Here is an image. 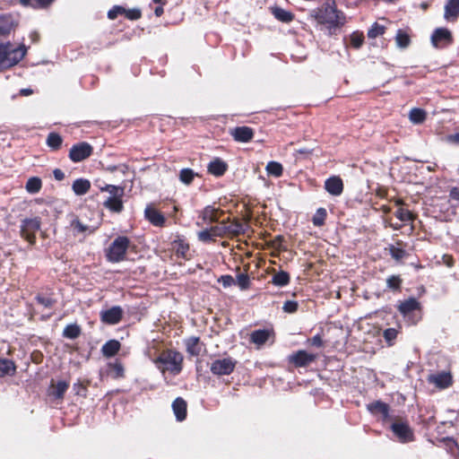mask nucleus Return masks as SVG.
I'll return each instance as SVG.
<instances>
[{
  "instance_id": "nucleus-63",
  "label": "nucleus",
  "mask_w": 459,
  "mask_h": 459,
  "mask_svg": "<svg viewBox=\"0 0 459 459\" xmlns=\"http://www.w3.org/2000/svg\"><path fill=\"white\" fill-rule=\"evenodd\" d=\"M447 140L451 143L459 144V133L448 135Z\"/></svg>"
},
{
  "instance_id": "nucleus-7",
  "label": "nucleus",
  "mask_w": 459,
  "mask_h": 459,
  "mask_svg": "<svg viewBox=\"0 0 459 459\" xmlns=\"http://www.w3.org/2000/svg\"><path fill=\"white\" fill-rule=\"evenodd\" d=\"M391 429L401 443L411 442L414 434L407 422L395 421L391 425Z\"/></svg>"
},
{
  "instance_id": "nucleus-37",
  "label": "nucleus",
  "mask_w": 459,
  "mask_h": 459,
  "mask_svg": "<svg viewBox=\"0 0 459 459\" xmlns=\"http://www.w3.org/2000/svg\"><path fill=\"white\" fill-rule=\"evenodd\" d=\"M409 117L413 124H420L426 119V112L421 108H412Z\"/></svg>"
},
{
  "instance_id": "nucleus-6",
  "label": "nucleus",
  "mask_w": 459,
  "mask_h": 459,
  "mask_svg": "<svg viewBox=\"0 0 459 459\" xmlns=\"http://www.w3.org/2000/svg\"><path fill=\"white\" fill-rule=\"evenodd\" d=\"M420 309V304L415 298H410L400 303L398 310L411 324H416L420 316L414 315V311Z\"/></svg>"
},
{
  "instance_id": "nucleus-1",
  "label": "nucleus",
  "mask_w": 459,
  "mask_h": 459,
  "mask_svg": "<svg viewBox=\"0 0 459 459\" xmlns=\"http://www.w3.org/2000/svg\"><path fill=\"white\" fill-rule=\"evenodd\" d=\"M153 362L162 374L169 372L176 376L182 370L183 356L177 351L167 350L160 352Z\"/></svg>"
},
{
  "instance_id": "nucleus-54",
  "label": "nucleus",
  "mask_w": 459,
  "mask_h": 459,
  "mask_svg": "<svg viewBox=\"0 0 459 459\" xmlns=\"http://www.w3.org/2000/svg\"><path fill=\"white\" fill-rule=\"evenodd\" d=\"M282 309L286 313H294L298 309V303L293 300H287L284 302Z\"/></svg>"
},
{
  "instance_id": "nucleus-18",
  "label": "nucleus",
  "mask_w": 459,
  "mask_h": 459,
  "mask_svg": "<svg viewBox=\"0 0 459 459\" xmlns=\"http://www.w3.org/2000/svg\"><path fill=\"white\" fill-rule=\"evenodd\" d=\"M207 169L210 174L215 177H221L228 169V165L221 159L215 158L208 164Z\"/></svg>"
},
{
  "instance_id": "nucleus-49",
  "label": "nucleus",
  "mask_w": 459,
  "mask_h": 459,
  "mask_svg": "<svg viewBox=\"0 0 459 459\" xmlns=\"http://www.w3.org/2000/svg\"><path fill=\"white\" fill-rule=\"evenodd\" d=\"M390 255L394 260L400 261L407 255V253L403 248H399V247L392 246L390 247Z\"/></svg>"
},
{
  "instance_id": "nucleus-3",
  "label": "nucleus",
  "mask_w": 459,
  "mask_h": 459,
  "mask_svg": "<svg viewBox=\"0 0 459 459\" xmlns=\"http://www.w3.org/2000/svg\"><path fill=\"white\" fill-rule=\"evenodd\" d=\"M317 19L330 27H340L345 23V16L342 12L337 10L334 1H328L318 10Z\"/></svg>"
},
{
  "instance_id": "nucleus-11",
  "label": "nucleus",
  "mask_w": 459,
  "mask_h": 459,
  "mask_svg": "<svg viewBox=\"0 0 459 459\" xmlns=\"http://www.w3.org/2000/svg\"><path fill=\"white\" fill-rule=\"evenodd\" d=\"M431 42L436 48L445 47L452 42V34L447 29L438 28L433 32Z\"/></svg>"
},
{
  "instance_id": "nucleus-41",
  "label": "nucleus",
  "mask_w": 459,
  "mask_h": 459,
  "mask_svg": "<svg viewBox=\"0 0 459 459\" xmlns=\"http://www.w3.org/2000/svg\"><path fill=\"white\" fill-rule=\"evenodd\" d=\"M41 186V180L39 178L33 177L27 181L26 190L30 194H36L40 190Z\"/></svg>"
},
{
  "instance_id": "nucleus-2",
  "label": "nucleus",
  "mask_w": 459,
  "mask_h": 459,
  "mask_svg": "<svg viewBox=\"0 0 459 459\" xmlns=\"http://www.w3.org/2000/svg\"><path fill=\"white\" fill-rule=\"evenodd\" d=\"M23 44L14 46L11 42L0 44V69H7L17 65L26 55Z\"/></svg>"
},
{
  "instance_id": "nucleus-9",
  "label": "nucleus",
  "mask_w": 459,
  "mask_h": 459,
  "mask_svg": "<svg viewBox=\"0 0 459 459\" xmlns=\"http://www.w3.org/2000/svg\"><path fill=\"white\" fill-rule=\"evenodd\" d=\"M92 150L91 145L85 142L74 144L70 149L69 158L74 162L82 161L91 155Z\"/></svg>"
},
{
  "instance_id": "nucleus-38",
  "label": "nucleus",
  "mask_w": 459,
  "mask_h": 459,
  "mask_svg": "<svg viewBox=\"0 0 459 459\" xmlns=\"http://www.w3.org/2000/svg\"><path fill=\"white\" fill-rule=\"evenodd\" d=\"M22 5H30L33 8H45L51 4L55 0H19Z\"/></svg>"
},
{
  "instance_id": "nucleus-5",
  "label": "nucleus",
  "mask_w": 459,
  "mask_h": 459,
  "mask_svg": "<svg viewBox=\"0 0 459 459\" xmlns=\"http://www.w3.org/2000/svg\"><path fill=\"white\" fill-rule=\"evenodd\" d=\"M40 219L39 218H30L24 219L21 223V236L26 239L30 245H33L36 241V233L40 229Z\"/></svg>"
},
{
  "instance_id": "nucleus-4",
  "label": "nucleus",
  "mask_w": 459,
  "mask_h": 459,
  "mask_svg": "<svg viewBox=\"0 0 459 459\" xmlns=\"http://www.w3.org/2000/svg\"><path fill=\"white\" fill-rule=\"evenodd\" d=\"M130 240L126 236L117 237L106 249V258L110 263H119L126 259Z\"/></svg>"
},
{
  "instance_id": "nucleus-47",
  "label": "nucleus",
  "mask_w": 459,
  "mask_h": 459,
  "mask_svg": "<svg viewBox=\"0 0 459 459\" xmlns=\"http://www.w3.org/2000/svg\"><path fill=\"white\" fill-rule=\"evenodd\" d=\"M396 44L399 48H407L410 44L409 36L403 32V30H398L395 37Z\"/></svg>"
},
{
  "instance_id": "nucleus-50",
  "label": "nucleus",
  "mask_w": 459,
  "mask_h": 459,
  "mask_svg": "<svg viewBox=\"0 0 459 459\" xmlns=\"http://www.w3.org/2000/svg\"><path fill=\"white\" fill-rule=\"evenodd\" d=\"M236 281L241 290H247L249 287L250 280L247 273H239Z\"/></svg>"
},
{
  "instance_id": "nucleus-64",
  "label": "nucleus",
  "mask_w": 459,
  "mask_h": 459,
  "mask_svg": "<svg viewBox=\"0 0 459 459\" xmlns=\"http://www.w3.org/2000/svg\"><path fill=\"white\" fill-rule=\"evenodd\" d=\"M30 38L31 39L32 42H37L39 39V35L38 32L36 31H33L30 34Z\"/></svg>"
},
{
  "instance_id": "nucleus-28",
  "label": "nucleus",
  "mask_w": 459,
  "mask_h": 459,
  "mask_svg": "<svg viewBox=\"0 0 459 459\" xmlns=\"http://www.w3.org/2000/svg\"><path fill=\"white\" fill-rule=\"evenodd\" d=\"M459 15V0H448L445 6V18H456Z\"/></svg>"
},
{
  "instance_id": "nucleus-45",
  "label": "nucleus",
  "mask_w": 459,
  "mask_h": 459,
  "mask_svg": "<svg viewBox=\"0 0 459 459\" xmlns=\"http://www.w3.org/2000/svg\"><path fill=\"white\" fill-rule=\"evenodd\" d=\"M385 27L375 22L368 31V37L369 39H376L385 33Z\"/></svg>"
},
{
  "instance_id": "nucleus-12",
  "label": "nucleus",
  "mask_w": 459,
  "mask_h": 459,
  "mask_svg": "<svg viewBox=\"0 0 459 459\" xmlns=\"http://www.w3.org/2000/svg\"><path fill=\"white\" fill-rule=\"evenodd\" d=\"M123 316V309L115 306L105 311H101L100 318L101 321L108 325H116L120 322Z\"/></svg>"
},
{
  "instance_id": "nucleus-10",
  "label": "nucleus",
  "mask_w": 459,
  "mask_h": 459,
  "mask_svg": "<svg viewBox=\"0 0 459 459\" xmlns=\"http://www.w3.org/2000/svg\"><path fill=\"white\" fill-rule=\"evenodd\" d=\"M428 381L429 383L435 385L439 389H445L452 385V376L448 371H441L429 375L428 377Z\"/></svg>"
},
{
  "instance_id": "nucleus-31",
  "label": "nucleus",
  "mask_w": 459,
  "mask_h": 459,
  "mask_svg": "<svg viewBox=\"0 0 459 459\" xmlns=\"http://www.w3.org/2000/svg\"><path fill=\"white\" fill-rule=\"evenodd\" d=\"M273 14L277 20L282 22H289L293 19V14L291 13L280 7L273 8Z\"/></svg>"
},
{
  "instance_id": "nucleus-56",
  "label": "nucleus",
  "mask_w": 459,
  "mask_h": 459,
  "mask_svg": "<svg viewBox=\"0 0 459 459\" xmlns=\"http://www.w3.org/2000/svg\"><path fill=\"white\" fill-rule=\"evenodd\" d=\"M125 12H126L125 8H123L121 6H114L111 10L108 11V17L110 20H114L118 16V14H122Z\"/></svg>"
},
{
  "instance_id": "nucleus-40",
  "label": "nucleus",
  "mask_w": 459,
  "mask_h": 459,
  "mask_svg": "<svg viewBox=\"0 0 459 459\" xmlns=\"http://www.w3.org/2000/svg\"><path fill=\"white\" fill-rule=\"evenodd\" d=\"M394 215L403 222H409L414 220V215L412 212L403 207H399L394 212Z\"/></svg>"
},
{
  "instance_id": "nucleus-30",
  "label": "nucleus",
  "mask_w": 459,
  "mask_h": 459,
  "mask_svg": "<svg viewBox=\"0 0 459 459\" xmlns=\"http://www.w3.org/2000/svg\"><path fill=\"white\" fill-rule=\"evenodd\" d=\"M364 42V35L360 31H353L349 36V43L346 46H350L353 48L359 49Z\"/></svg>"
},
{
  "instance_id": "nucleus-46",
  "label": "nucleus",
  "mask_w": 459,
  "mask_h": 459,
  "mask_svg": "<svg viewBox=\"0 0 459 459\" xmlns=\"http://www.w3.org/2000/svg\"><path fill=\"white\" fill-rule=\"evenodd\" d=\"M101 191L108 192L109 194L108 197H115L116 195H124L125 193L124 187L113 185H107L106 186L101 188Z\"/></svg>"
},
{
  "instance_id": "nucleus-35",
  "label": "nucleus",
  "mask_w": 459,
  "mask_h": 459,
  "mask_svg": "<svg viewBox=\"0 0 459 459\" xmlns=\"http://www.w3.org/2000/svg\"><path fill=\"white\" fill-rule=\"evenodd\" d=\"M63 143L62 137L56 133H50L47 138V144L52 150H58Z\"/></svg>"
},
{
  "instance_id": "nucleus-53",
  "label": "nucleus",
  "mask_w": 459,
  "mask_h": 459,
  "mask_svg": "<svg viewBox=\"0 0 459 459\" xmlns=\"http://www.w3.org/2000/svg\"><path fill=\"white\" fill-rule=\"evenodd\" d=\"M398 331L394 328H387L384 331V338L387 342H392L397 337Z\"/></svg>"
},
{
  "instance_id": "nucleus-51",
  "label": "nucleus",
  "mask_w": 459,
  "mask_h": 459,
  "mask_svg": "<svg viewBox=\"0 0 459 459\" xmlns=\"http://www.w3.org/2000/svg\"><path fill=\"white\" fill-rule=\"evenodd\" d=\"M36 300L38 301L39 304H40L43 307H48V308L52 307L54 306V304L56 303V300L53 299L52 298L45 297L42 295H38L36 297Z\"/></svg>"
},
{
  "instance_id": "nucleus-19",
  "label": "nucleus",
  "mask_w": 459,
  "mask_h": 459,
  "mask_svg": "<svg viewBox=\"0 0 459 459\" xmlns=\"http://www.w3.org/2000/svg\"><path fill=\"white\" fill-rule=\"evenodd\" d=\"M186 402L178 397L172 403V409L176 416L177 420L182 421L186 418Z\"/></svg>"
},
{
  "instance_id": "nucleus-36",
  "label": "nucleus",
  "mask_w": 459,
  "mask_h": 459,
  "mask_svg": "<svg viewBox=\"0 0 459 459\" xmlns=\"http://www.w3.org/2000/svg\"><path fill=\"white\" fill-rule=\"evenodd\" d=\"M108 367V372L112 377L119 378L124 377V367L120 362L109 363Z\"/></svg>"
},
{
  "instance_id": "nucleus-60",
  "label": "nucleus",
  "mask_w": 459,
  "mask_h": 459,
  "mask_svg": "<svg viewBox=\"0 0 459 459\" xmlns=\"http://www.w3.org/2000/svg\"><path fill=\"white\" fill-rule=\"evenodd\" d=\"M449 197L453 200L459 201V187H453L449 192Z\"/></svg>"
},
{
  "instance_id": "nucleus-52",
  "label": "nucleus",
  "mask_w": 459,
  "mask_h": 459,
  "mask_svg": "<svg viewBox=\"0 0 459 459\" xmlns=\"http://www.w3.org/2000/svg\"><path fill=\"white\" fill-rule=\"evenodd\" d=\"M401 283H402V280L400 279L399 276L393 275V276H390L386 280L387 287L392 289V290H399L400 286H401Z\"/></svg>"
},
{
  "instance_id": "nucleus-59",
  "label": "nucleus",
  "mask_w": 459,
  "mask_h": 459,
  "mask_svg": "<svg viewBox=\"0 0 459 459\" xmlns=\"http://www.w3.org/2000/svg\"><path fill=\"white\" fill-rule=\"evenodd\" d=\"M311 344L316 347L323 346V340L319 335H315L311 340Z\"/></svg>"
},
{
  "instance_id": "nucleus-57",
  "label": "nucleus",
  "mask_w": 459,
  "mask_h": 459,
  "mask_svg": "<svg viewBox=\"0 0 459 459\" xmlns=\"http://www.w3.org/2000/svg\"><path fill=\"white\" fill-rule=\"evenodd\" d=\"M219 282H221L223 285V287L227 288V287H230L232 284H234L235 280L230 275H222L219 279Z\"/></svg>"
},
{
  "instance_id": "nucleus-26",
  "label": "nucleus",
  "mask_w": 459,
  "mask_h": 459,
  "mask_svg": "<svg viewBox=\"0 0 459 459\" xmlns=\"http://www.w3.org/2000/svg\"><path fill=\"white\" fill-rule=\"evenodd\" d=\"M72 188L75 195H82L90 190L91 183L88 179L78 178L74 181Z\"/></svg>"
},
{
  "instance_id": "nucleus-15",
  "label": "nucleus",
  "mask_w": 459,
  "mask_h": 459,
  "mask_svg": "<svg viewBox=\"0 0 459 459\" xmlns=\"http://www.w3.org/2000/svg\"><path fill=\"white\" fill-rule=\"evenodd\" d=\"M316 356L306 351H299L290 357V361L298 367H304L314 361Z\"/></svg>"
},
{
  "instance_id": "nucleus-29",
  "label": "nucleus",
  "mask_w": 459,
  "mask_h": 459,
  "mask_svg": "<svg viewBox=\"0 0 459 459\" xmlns=\"http://www.w3.org/2000/svg\"><path fill=\"white\" fill-rule=\"evenodd\" d=\"M244 232V226L239 221H226V236H238Z\"/></svg>"
},
{
  "instance_id": "nucleus-24",
  "label": "nucleus",
  "mask_w": 459,
  "mask_h": 459,
  "mask_svg": "<svg viewBox=\"0 0 459 459\" xmlns=\"http://www.w3.org/2000/svg\"><path fill=\"white\" fill-rule=\"evenodd\" d=\"M185 343L188 353L194 356L201 354L202 345L200 344L199 337L191 336L186 340Z\"/></svg>"
},
{
  "instance_id": "nucleus-39",
  "label": "nucleus",
  "mask_w": 459,
  "mask_h": 459,
  "mask_svg": "<svg viewBox=\"0 0 459 459\" xmlns=\"http://www.w3.org/2000/svg\"><path fill=\"white\" fill-rule=\"evenodd\" d=\"M210 231L216 238H223L226 236V220H222L215 226H211Z\"/></svg>"
},
{
  "instance_id": "nucleus-13",
  "label": "nucleus",
  "mask_w": 459,
  "mask_h": 459,
  "mask_svg": "<svg viewBox=\"0 0 459 459\" xmlns=\"http://www.w3.org/2000/svg\"><path fill=\"white\" fill-rule=\"evenodd\" d=\"M325 188L330 195L338 196L343 191L342 180L336 176L331 177L325 180Z\"/></svg>"
},
{
  "instance_id": "nucleus-21",
  "label": "nucleus",
  "mask_w": 459,
  "mask_h": 459,
  "mask_svg": "<svg viewBox=\"0 0 459 459\" xmlns=\"http://www.w3.org/2000/svg\"><path fill=\"white\" fill-rule=\"evenodd\" d=\"M368 410L374 414H377V413L381 414L383 417V420H387L389 417V406H388V404H386L381 401H376L372 403H369L368 405Z\"/></svg>"
},
{
  "instance_id": "nucleus-33",
  "label": "nucleus",
  "mask_w": 459,
  "mask_h": 459,
  "mask_svg": "<svg viewBox=\"0 0 459 459\" xmlns=\"http://www.w3.org/2000/svg\"><path fill=\"white\" fill-rule=\"evenodd\" d=\"M265 169L268 175L273 176L275 178L281 177L283 171L282 165L277 161L268 162Z\"/></svg>"
},
{
  "instance_id": "nucleus-62",
  "label": "nucleus",
  "mask_w": 459,
  "mask_h": 459,
  "mask_svg": "<svg viewBox=\"0 0 459 459\" xmlns=\"http://www.w3.org/2000/svg\"><path fill=\"white\" fill-rule=\"evenodd\" d=\"M443 262L447 265L448 267H452L454 265V259L451 255H443Z\"/></svg>"
},
{
  "instance_id": "nucleus-8",
  "label": "nucleus",
  "mask_w": 459,
  "mask_h": 459,
  "mask_svg": "<svg viewBox=\"0 0 459 459\" xmlns=\"http://www.w3.org/2000/svg\"><path fill=\"white\" fill-rule=\"evenodd\" d=\"M236 361L231 358L215 359L211 364V371L217 376L230 375L235 368Z\"/></svg>"
},
{
  "instance_id": "nucleus-16",
  "label": "nucleus",
  "mask_w": 459,
  "mask_h": 459,
  "mask_svg": "<svg viewBox=\"0 0 459 459\" xmlns=\"http://www.w3.org/2000/svg\"><path fill=\"white\" fill-rule=\"evenodd\" d=\"M223 214V212L218 208L208 205L201 212V217L204 223L209 224L212 222L219 221L220 217Z\"/></svg>"
},
{
  "instance_id": "nucleus-34",
  "label": "nucleus",
  "mask_w": 459,
  "mask_h": 459,
  "mask_svg": "<svg viewBox=\"0 0 459 459\" xmlns=\"http://www.w3.org/2000/svg\"><path fill=\"white\" fill-rule=\"evenodd\" d=\"M290 281V275L284 271H281L273 276L272 282L280 287L287 285Z\"/></svg>"
},
{
  "instance_id": "nucleus-55",
  "label": "nucleus",
  "mask_w": 459,
  "mask_h": 459,
  "mask_svg": "<svg viewBox=\"0 0 459 459\" xmlns=\"http://www.w3.org/2000/svg\"><path fill=\"white\" fill-rule=\"evenodd\" d=\"M74 230L77 233H83L87 230L88 226L82 223L79 220H74L71 223Z\"/></svg>"
},
{
  "instance_id": "nucleus-20",
  "label": "nucleus",
  "mask_w": 459,
  "mask_h": 459,
  "mask_svg": "<svg viewBox=\"0 0 459 459\" xmlns=\"http://www.w3.org/2000/svg\"><path fill=\"white\" fill-rule=\"evenodd\" d=\"M272 332L267 329H259L251 333L250 341L258 347L264 345L270 338Z\"/></svg>"
},
{
  "instance_id": "nucleus-48",
  "label": "nucleus",
  "mask_w": 459,
  "mask_h": 459,
  "mask_svg": "<svg viewBox=\"0 0 459 459\" xmlns=\"http://www.w3.org/2000/svg\"><path fill=\"white\" fill-rule=\"evenodd\" d=\"M197 238H198L199 241L204 242V243L215 241V238L213 237V235L210 231L209 228H206V229L199 231L197 233Z\"/></svg>"
},
{
  "instance_id": "nucleus-27",
  "label": "nucleus",
  "mask_w": 459,
  "mask_h": 459,
  "mask_svg": "<svg viewBox=\"0 0 459 459\" xmlns=\"http://www.w3.org/2000/svg\"><path fill=\"white\" fill-rule=\"evenodd\" d=\"M120 349V343L117 340H110L107 342L101 348L102 354L105 357H112L117 353Z\"/></svg>"
},
{
  "instance_id": "nucleus-25",
  "label": "nucleus",
  "mask_w": 459,
  "mask_h": 459,
  "mask_svg": "<svg viewBox=\"0 0 459 459\" xmlns=\"http://www.w3.org/2000/svg\"><path fill=\"white\" fill-rule=\"evenodd\" d=\"M14 29V21L9 15L0 16V36H7Z\"/></svg>"
},
{
  "instance_id": "nucleus-42",
  "label": "nucleus",
  "mask_w": 459,
  "mask_h": 459,
  "mask_svg": "<svg viewBox=\"0 0 459 459\" xmlns=\"http://www.w3.org/2000/svg\"><path fill=\"white\" fill-rule=\"evenodd\" d=\"M81 333V329L77 325H68L63 332V335L69 339H75Z\"/></svg>"
},
{
  "instance_id": "nucleus-23",
  "label": "nucleus",
  "mask_w": 459,
  "mask_h": 459,
  "mask_svg": "<svg viewBox=\"0 0 459 459\" xmlns=\"http://www.w3.org/2000/svg\"><path fill=\"white\" fill-rule=\"evenodd\" d=\"M16 372V366L12 359H0V377L13 376Z\"/></svg>"
},
{
  "instance_id": "nucleus-14",
  "label": "nucleus",
  "mask_w": 459,
  "mask_h": 459,
  "mask_svg": "<svg viewBox=\"0 0 459 459\" xmlns=\"http://www.w3.org/2000/svg\"><path fill=\"white\" fill-rule=\"evenodd\" d=\"M231 135L237 142L247 143L252 140L254 131L248 126H238L231 130Z\"/></svg>"
},
{
  "instance_id": "nucleus-22",
  "label": "nucleus",
  "mask_w": 459,
  "mask_h": 459,
  "mask_svg": "<svg viewBox=\"0 0 459 459\" xmlns=\"http://www.w3.org/2000/svg\"><path fill=\"white\" fill-rule=\"evenodd\" d=\"M123 195H116L115 197H108L103 205L113 212H121L124 209Z\"/></svg>"
},
{
  "instance_id": "nucleus-44",
  "label": "nucleus",
  "mask_w": 459,
  "mask_h": 459,
  "mask_svg": "<svg viewBox=\"0 0 459 459\" xmlns=\"http://www.w3.org/2000/svg\"><path fill=\"white\" fill-rule=\"evenodd\" d=\"M69 385L65 382V381H59L57 382V384L55 385L54 387V390L52 392V394L57 398V399H61L63 398L65 393L66 392L67 388H68Z\"/></svg>"
},
{
  "instance_id": "nucleus-17",
  "label": "nucleus",
  "mask_w": 459,
  "mask_h": 459,
  "mask_svg": "<svg viewBox=\"0 0 459 459\" xmlns=\"http://www.w3.org/2000/svg\"><path fill=\"white\" fill-rule=\"evenodd\" d=\"M145 217L148 219V221L154 226L161 227L165 223V217L164 215L160 212L158 210L152 207H146L145 211Z\"/></svg>"
},
{
  "instance_id": "nucleus-58",
  "label": "nucleus",
  "mask_w": 459,
  "mask_h": 459,
  "mask_svg": "<svg viewBox=\"0 0 459 459\" xmlns=\"http://www.w3.org/2000/svg\"><path fill=\"white\" fill-rule=\"evenodd\" d=\"M130 20H137L141 17V11L139 9H131L124 13Z\"/></svg>"
},
{
  "instance_id": "nucleus-32",
  "label": "nucleus",
  "mask_w": 459,
  "mask_h": 459,
  "mask_svg": "<svg viewBox=\"0 0 459 459\" xmlns=\"http://www.w3.org/2000/svg\"><path fill=\"white\" fill-rule=\"evenodd\" d=\"M198 174L195 173L193 169H182L180 171H179V180L185 184V185H190L195 177H196Z\"/></svg>"
},
{
  "instance_id": "nucleus-43",
  "label": "nucleus",
  "mask_w": 459,
  "mask_h": 459,
  "mask_svg": "<svg viewBox=\"0 0 459 459\" xmlns=\"http://www.w3.org/2000/svg\"><path fill=\"white\" fill-rule=\"evenodd\" d=\"M326 218V210L325 208H319L316 210L313 216L312 221L315 226L320 227L325 224Z\"/></svg>"
},
{
  "instance_id": "nucleus-61",
  "label": "nucleus",
  "mask_w": 459,
  "mask_h": 459,
  "mask_svg": "<svg viewBox=\"0 0 459 459\" xmlns=\"http://www.w3.org/2000/svg\"><path fill=\"white\" fill-rule=\"evenodd\" d=\"M53 175L54 178L58 181H61L65 178V173L60 169H55L53 170Z\"/></svg>"
}]
</instances>
